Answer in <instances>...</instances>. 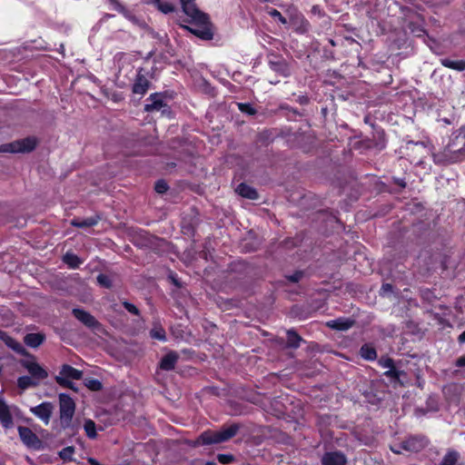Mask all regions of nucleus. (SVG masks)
I'll return each instance as SVG.
<instances>
[{"label":"nucleus","mask_w":465,"mask_h":465,"mask_svg":"<svg viewBox=\"0 0 465 465\" xmlns=\"http://www.w3.org/2000/svg\"><path fill=\"white\" fill-rule=\"evenodd\" d=\"M54 410V405L50 401H44L39 405L30 408L31 413L48 425Z\"/></svg>","instance_id":"f8f14e48"},{"label":"nucleus","mask_w":465,"mask_h":465,"mask_svg":"<svg viewBox=\"0 0 465 465\" xmlns=\"http://www.w3.org/2000/svg\"><path fill=\"white\" fill-rule=\"evenodd\" d=\"M63 262L70 268V269H77L83 263V261L74 253L67 252L63 256Z\"/></svg>","instance_id":"c756f323"},{"label":"nucleus","mask_w":465,"mask_h":465,"mask_svg":"<svg viewBox=\"0 0 465 465\" xmlns=\"http://www.w3.org/2000/svg\"><path fill=\"white\" fill-rule=\"evenodd\" d=\"M181 5L183 12L188 16V19L183 21L193 25L194 27L183 25L180 26L202 40H212L213 30L209 15L197 7L195 0H181Z\"/></svg>","instance_id":"f257e3e1"},{"label":"nucleus","mask_w":465,"mask_h":465,"mask_svg":"<svg viewBox=\"0 0 465 465\" xmlns=\"http://www.w3.org/2000/svg\"><path fill=\"white\" fill-rule=\"evenodd\" d=\"M378 364L382 367V368H385V369H391L393 366H395V362H394V360L391 359V357L389 356H381L379 360H378Z\"/></svg>","instance_id":"37998d69"},{"label":"nucleus","mask_w":465,"mask_h":465,"mask_svg":"<svg viewBox=\"0 0 465 465\" xmlns=\"http://www.w3.org/2000/svg\"><path fill=\"white\" fill-rule=\"evenodd\" d=\"M74 453V447L68 446L59 451V457L64 461H71L73 454Z\"/></svg>","instance_id":"ea45409f"},{"label":"nucleus","mask_w":465,"mask_h":465,"mask_svg":"<svg viewBox=\"0 0 465 465\" xmlns=\"http://www.w3.org/2000/svg\"><path fill=\"white\" fill-rule=\"evenodd\" d=\"M155 68L153 66L150 70L144 67H139L136 70L135 77L132 85V92L134 94L144 95L151 86L149 78L153 77Z\"/></svg>","instance_id":"20e7f679"},{"label":"nucleus","mask_w":465,"mask_h":465,"mask_svg":"<svg viewBox=\"0 0 465 465\" xmlns=\"http://www.w3.org/2000/svg\"><path fill=\"white\" fill-rule=\"evenodd\" d=\"M109 3L113 5L114 9L122 15H125L127 10L118 0H110Z\"/></svg>","instance_id":"09e8293b"},{"label":"nucleus","mask_w":465,"mask_h":465,"mask_svg":"<svg viewBox=\"0 0 465 465\" xmlns=\"http://www.w3.org/2000/svg\"><path fill=\"white\" fill-rule=\"evenodd\" d=\"M445 151L450 153L452 162H459L465 156V133H459L446 145Z\"/></svg>","instance_id":"0eeeda50"},{"label":"nucleus","mask_w":465,"mask_h":465,"mask_svg":"<svg viewBox=\"0 0 465 465\" xmlns=\"http://www.w3.org/2000/svg\"><path fill=\"white\" fill-rule=\"evenodd\" d=\"M360 356L369 361H373L377 359L378 354L375 347L371 343H364L359 351Z\"/></svg>","instance_id":"bb28decb"},{"label":"nucleus","mask_w":465,"mask_h":465,"mask_svg":"<svg viewBox=\"0 0 465 465\" xmlns=\"http://www.w3.org/2000/svg\"><path fill=\"white\" fill-rule=\"evenodd\" d=\"M267 58H268V63L269 62H279L280 60L284 59V57L282 54L275 53L273 51H271L270 53H268Z\"/></svg>","instance_id":"3c124183"},{"label":"nucleus","mask_w":465,"mask_h":465,"mask_svg":"<svg viewBox=\"0 0 465 465\" xmlns=\"http://www.w3.org/2000/svg\"><path fill=\"white\" fill-rule=\"evenodd\" d=\"M393 292V286L391 283H383L381 288V294H387Z\"/></svg>","instance_id":"603ef678"},{"label":"nucleus","mask_w":465,"mask_h":465,"mask_svg":"<svg viewBox=\"0 0 465 465\" xmlns=\"http://www.w3.org/2000/svg\"><path fill=\"white\" fill-rule=\"evenodd\" d=\"M168 189H169V185L163 179L158 180L154 184V190L158 193H164L168 191Z\"/></svg>","instance_id":"a18cd8bd"},{"label":"nucleus","mask_w":465,"mask_h":465,"mask_svg":"<svg viewBox=\"0 0 465 465\" xmlns=\"http://www.w3.org/2000/svg\"><path fill=\"white\" fill-rule=\"evenodd\" d=\"M304 276V272L302 270L295 271L292 274L286 275V279L293 283L299 282Z\"/></svg>","instance_id":"c03bdc74"},{"label":"nucleus","mask_w":465,"mask_h":465,"mask_svg":"<svg viewBox=\"0 0 465 465\" xmlns=\"http://www.w3.org/2000/svg\"><path fill=\"white\" fill-rule=\"evenodd\" d=\"M0 422L5 429H10L14 426L12 413L2 397H0Z\"/></svg>","instance_id":"6ab92c4d"},{"label":"nucleus","mask_w":465,"mask_h":465,"mask_svg":"<svg viewBox=\"0 0 465 465\" xmlns=\"http://www.w3.org/2000/svg\"><path fill=\"white\" fill-rule=\"evenodd\" d=\"M107 1L109 2L110 0H107Z\"/></svg>","instance_id":"338daca9"},{"label":"nucleus","mask_w":465,"mask_h":465,"mask_svg":"<svg viewBox=\"0 0 465 465\" xmlns=\"http://www.w3.org/2000/svg\"><path fill=\"white\" fill-rule=\"evenodd\" d=\"M96 280L98 284L104 288L111 289L113 286V282L111 278L104 273L98 274Z\"/></svg>","instance_id":"4c0bfd02"},{"label":"nucleus","mask_w":465,"mask_h":465,"mask_svg":"<svg viewBox=\"0 0 465 465\" xmlns=\"http://www.w3.org/2000/svg\"><path fill=\"white\" fill-rule=\"evenodd\" d=\"M0 340L12 351L22 356L30 355L26 349L17 340L10 336L6 331L0 330Z\"/></svg>","instance_id":"2eb2a0df"},{"label":"nucleus","mask_w":465,"mask_h":465,"mask_svg":"<svg viewBox=\"0 0 465 465\" xmlns=\"http://www.w3.org/2000/svg\"><path fill=\"white\" fill-rule=\"evenodd\" d=\"M266 13L275 21H278L280 24L285 25L288 24V20L285 16H283L281 12L272 7H266Z\"/></svg>","instance_id":"f704fd0d"},{"label":"nucleus","mask_w":465,"mask_h":465,"mask_svg":"<svg viewBox=\"0 0 465 465\" xmlns=\"http://www.w3.org/2000/svg\"><path fill=\"white\" fill-rule=\"evenodd\" d=\"M118 77L124 76L131 80L129 74H134V65L133 64V58L129 55L123 54L119 59Z\"/></svg>","instance_id":"a211bd4d"},{"label":"nucleus","mask_w":465,"mask_h":465,"mask_svg":"<svg viewBox=\"0 0 465 465\" xmlns=\"http://www.w3.org/2000/svg\"><path fill=\"white\" fill-rule=\"evenodd\" d=\"M268 131H263V133L262 134V135H264L265 134H267Z\"/></svg>","instance_id":"69168bd1"},{"label":"nucleus","mask_w":465,"mask_h":465,"mask_svg":"<svg viewBox=\"0 0 465 465\" xmlns=\"http://www.w3.org/2000/svg\"><path fill=\"white\" fill-rule=\"evenodd\" d=\"M455 365L457 367H465V356H461L457 359Z\"/></svg>","instance_id":"6e6d98bb"},{"label":"nucleus","mask_w":465,"mask_h":465,"mask_svg":"<svg viewBox=\"0 0 465 465\" xmlns=\"http://www.w3.org/2000/svg\"><path fill=\"white\" fill-rule=\"evenodd\" d=\"M287 15L289 18V24L295 33L299 35H304L308 33L311 27V24L296 7L292 6L288 8Z\"/></svg>","instance_id":"423d86ee"},{"label":"nucleus","mask_w":465,"mask_h":465,"mask_svg":"<svg viewBox=\"0 0 465 465\" xmlns=\"http://www.w3.org/2000/svg\"><path fill=\"white\" fill-rule=\"evenodd\" d=\"M322 465H346L347 457L340 450L327 451L321 459Z\"/></svg>","instance_id":"dca6fc26"},{"label":"nucleus","mask_w":465,"mask_h":465,"mask_svg":"<svg viewBox=\"0 0 465 465\" xmlns=\"http://www.w3.org/2000/svg\"><path fill=\"white\" fill-rule=\"evenodd\" d=\"M173 282L176 285V286H180V283L178 282V281L174 278H173Z\"/></svg>","instance_id":"0e129e2a"},{"label":"nucleus","mask_w":465,"mask_h":465,"mask_svg":"<svg viewBox=\"0 0 465 465\" xmlns=\"http://www.w3.org/2000/svg\"><path fill=\"white\" fill-rule=\"evenodd\" d=\"M17 430L20 440L26 447L35 450H39L41 448L42 441L30 428L18 426Z\"/></svg>","instance_id":"9d476101"},{"label":"nucleus","mask_w":465,"mask_h":465,"mask_svg":"<svg viewBox=\"0 0 465 465\" xmlns=\"http://www.w3.org/2000/svg\"><path fill=\"white\" fill-rule=\"evenodd\" d=\"M36 144L37 141L35 137H25L0 145V153H30L35 150Z\"/></svg>","instance_id":"39448f33"},{"label":"nucleus","mask_w":465,"mask_h":465,"mask_svg":"<svg viewBox=\"0 0 465 465\" xmlns=\"http://www.w3.org/2000/svg\"><path fill=\"white\" fill-rule=\"evenodd\" d=\"M235 191L240 196H242L243 198H246L249 200H258L259 199V193H258L257 190L245 183H241L237 186Z\"/></svg>","instance_id":"b1692460"},{"label":"nucleus","mask_w":465,"mask_h":465,"mask_svg":"<svg viewBox=\"0 0 465 465\" xmlns=\"http://www.w3.org/2000/svg\"><path fill=\"white\" fill-rule=\"evenodd\" d=\"M84 429L89 439H95L97 437L95 422L91 419L85 420Z\"/></svg>","instance_id":"473e14b6"},{"label":"nucleus","mask_w":465,"mask_h":465,"mask_svg":"<svg viewBox=\"0 0 465 465\" xmlns=\"http://www.w3.org/2000/svg\"><path fill=\"white\" fill-rule=\"evenodd\" d=\"M408 150L410 151L408 153L410 161L415 165H422L430 152V148L422 142L411 143V146L408 147Z\"/></svg>","instance_id":"6e6552de"},{"label":"nucleus","mask_w":465,"mask_h":465,"mask_svg":"<svg viewBox=\"0 0 465 465\" xmlns=\"http://www.w3.org/2000/svg\"><path fill=\"white\" fill-rule=\"evenodd\" d=\"M237 106L242 113L248 115H254L257 113L256 109L249 103H238Z\"/></svg>","instance_id":"a19ab883"},{"label":"nucleus","mask_w":465,"mask_h":465,"mask_svg":"<svg viewBox=\"0 0 465 465\" xmlns=\"http://www.w3.org/2000/svg\"><path fill=\"white\" fill-rule=\"evenodd\" d=\"M122 305L131 314L136 315V316L140 315V310L134 304H133L127 301H124L122 302Z\"/></svg>","instance_id":"49530a36"},{"label":"nucleus","mask_w":465,"mask_h":465,"mask_svg":"<svg viewBox=\"0 0 465 465\" xmlns=\"http://www.w3.org/2000/svg\"><path fill=\"white\" fill-rule=\"evenodd\" d=\"M286 334L287 341L285 347L287 349H298L301 346V342L303 341V339L301 337V335L293 329L288 330Z\"/></svg>","instance_id":"a878e982"},{"label":"nucleus","mask_w":465,"mask_h":465,"mask_svg":"<svg viewBox=\"0 0 465 465\" xmlns=\"http://www.w3.org/2000/svg\"><path fill=\"white\" fill-rule=\"evenodd\" d=\"M393 183L401 188H405L407 186L405 180L402 178H393Z\"/></svg>","instance_id":"864d4df0"},{"label":"nucleus","mask_w":465,"mask_h":465,"mask_svg":"<svg viewBox=\"0 0 465 465\" xmlns=\"http://www.w3.org/2000/svg\"><path fill=\"white\" fill-rule=\"evenodd\" d=\"M157 7H158V9L162 13H163L165 15L173 13L175 10L174 5L173 4H171V3H168V2H161V1H159L157 3Z\"/></svg>","instance_id":"79ce46f5"},{"label":"nucleus","mask_w":465,"mask_h":465,"mask_svg":"<svg viewBox=\"0 0 465 465\" xmlns=\"http://www.w3.org/2000/svg\"><path fill=\"white\" fill-rule=\"evenodd\" d=\"M38 385V381H35L27 375L21 376L17 379V387L24 391L32 387H37Z\"/></svg>","instance_id":"2f4dec72"},{"label":"nucleus","mask_w":465,"mask_h":465,"mask_svg":"<svg viewBox=\"0 0 465 465\" xmlns=\"http://www.w3.org/2000/svg\"><path fill=\"white\" fill-rule=\"evenodd\" d=\"M311 13L314 15H317L319 18H322L326 15L323 8L319 5H314L311 8Z\"/></svg>","instance_id":"8fccbe9b"},{"label":"nucleus","mask_w":465,"mask_h":465,"mask_svg":"<svg viewBox=\"0 0 465 465\" xmlns=\"http://www.w3.org/2000/svg\"><path fill=\"white\" fill-rule=\"evenodd\" d=\"M147 103L144 105V111L152 113L154 111L163 110V113L166 109H169L168 104L163 101V95L160 93H153L147 98Z\"/></svg>","instance_id":"4468645a"},{"label":"nucleus","mask_w":465,"mask_h":465,"mask_svg":"<svg viewBox=\"0 0 465 465\" xmlns=\"http://www.w3.org/2000/svg\"><path fill=\"white\" fill-rule=\"evenodd\" d=\"M269 67L282 77H288L291 75L290 64L285 58L279 62H269Z\"/></svg>","instance_id":"393cba45"},{"label":"nucleus","mask_w":465,"mask_h":465,"mask_svg":"<svg viewBox=\"0 0 465 465\" xmlns=\"http://www.w3.org/2000/svg\"><path fill=\"white\" fill-rule=\"evenodd\" d=\"M458 341L460 344L465 342V331L459 335Z\"/></svg>","instance_id":"13d9d810"},{"label":"nucleus","mask_w":465,"mask_h":465,"mask_svg":"<svg viewBox=\"0 0 465 465\" xmlns=\"http://www.w3.org/2000/svg\"><path fill=\"white\" fill-rule=\"evenodd\" d=\"M201 465H216V463L213 460H207L204 462H201Z\"/></svg>","instance_id":"052dcab7"},{"label":"nucleus","mask_w":465,"mask_h":465,"mask_svg":"<svg viewBox=\"0 0 465 465\" xmlns=\"http://www.w3.org/2000/svg\"><path fill=\"white\" fill-rule=\"evenodd\" d=\"M280 108L282 109V110H289V111H292L293 113H297L296 110L291 109V107L288 104H281Z\"/></svg>","instance_id":"bf43d9fd"},{"label":"nucleus","mask_w":465,"mask_h":465,"mask_svg":"<svg viewBox=\"0 0 465 465\" xmlns=\"http://www.w3.org/2000/svg\"><path fill=\"white\" fill-rule=\"evenodd\" d=\"M297 102L302 105H306L309 104L310 100L307 95H300L297 99Z\"/></svg>","instance_id":"5fc2aeb1"},{"label":"nucleus","mask_w":465,"mask_h":465,"mask_svg":"<svg viewBox=\"0 0 465 465\" xmlns=\"http://www.w3.org/2000/svg\"><path fill=\"white\" fill-rule=\"evenodd\" d=\"M428 444V440L425 436L421 435H414L410 436L403 441L400 443V448L401 450L411 451V452H419L423 450Z\"/></svg>","instance_id":"9b49d317"},{"label":"nucleus","mask_w":465,"mask_h":465,"mask_svg":"<svg viewBox=\"0 0 465 465\" xmlns=\"http://www.w3.org/2000/svg\"><path fill=\"white\" fill-rule=\"evenodd\" d=\"M460 459V453L455 450H449L443 456L440 465H456Z\"/></svg>","instance_id":"7c9ffc66"},{"label":"nucleus","mask_w":465,"mask_h":465,"mask_svg":"<svg viewBox=\"0 0 465 465\" xmlns=\"http://www.w3.org/2000/svg\"><path fill=\"white\" fill-rule=\"evenodd\" d=\"M383 375L389 378L391 381L403 385V381H401V378L402 376L406 377L407 373L404 371L398 370L396 366H393L391 369H389L386 371H384Z\"/></svg>","instance_id":"c85d7f7f"},{"label":"nucleus","mask_w":465,"mask_h":465,"mask_svg":"<svg viewBox=\"0 0 465 465\" xmlns=\"http://www.w3.org/2000/svg\"><path fill=\"white\" fill-rule=\"evenodd\" d=\"M217 460L222 464H230L234 460V457L232 454L220 453L217 455Z\"/></svg>","instance_id":"de8ad7c7"},{"label":"nucleus","mask_w":465,"mask_h":465,"mask_svg":"<svg viewBox=\"0 0 465 465\" xmlns=\"http://www.w3.org/2000/svg\"><path fill=\"white\" fill-rule=\"evenodd\" d=\"M56 377H64V379L78 381L83 378V371L65 363L62 365L59 375Z\"/></svg>","instance_id":"412c9836"},{"label":"nucleus","mask_w":465,"mask_h":465,"mask_svg":"<svg viewBox=\"0 0 465 465\" xmlns=\"http://www.w3.org/2000/svg\"><path fill=\"white\" fill-rule=\"evenodd\" d=\"M153 51L149 52V53L147 54V55L144 57V60H145V61L149 60V59L153 56Z\"/></svg>","instance_id":"e2e57ef3"},{"label":"nucleus","mask_w":465,"mask_h":465,"mask_svg":"<svg viewBox=\"0 0 465 465\" xmlns=\"http://www.w3.org/2000/svg\"><path fill=\"white\" fill-rule=\"evenodd\" d=\"M59 400V419L60 426L63 430H74L73 418L75 412V402L72 397L66 393H60Z\"/></svg>","instance_id":"7ed1b4c3"},{"label":"nucleus","mask_w":465,"mask_h":465,"mask_svg":"<svg viewBox=\"0 0 465 465\" xmlns=\"http://www.w3.org/2000/svg\"><path fill=\"white\" fill-rule=\"evenodd\" d=\"M440 64L446 68L452 69L458 72L465 70V60L453 61L450 58H442L440 60Z\"/></svg>","instance_id":"cd10ccee"},{"label":"nucleus","mask_w":465,"mask_h":465,"mask_svg":"<svg viewBox=\"0 0 465 465\" xmlns=\"http://www.w3.org/2000/svg\"><path fill=\"white\" fill-rule=\"evenodd\" d=\"M150 336L152 339L158 340L161 341H166V332L162 326H155L150 331Z\"/></svg>","instance_id":"c9c22d12"},{"label":"nucleus","mask_w":465,"mask_h":465,"mask_svg":"<svg viewBox=\"0 0 465 465\" xmlns=\"http://www.w3.org/2000/svg\"><path fill=\"white\" fill-rule=\"evenodd\" d=\"M45 339L44 332H31L25 335L24 342L26 346L35 349L42 345Z\"/></svg>","instance_id":"aec40b11"},{"label":"nucleus","mask_w":465,"mask_h":465,"mask_svg":"<svg viewBox=\"0 0 465 465\" xmlns=\"http://www.w3.org/2000/svg\"><path fill=\"white\" fill-rule=\"evenodd\" d=\"M240 430L238 423L223 426L220 430H207L202 432L194 440L193 446L219 444L233 438Z\"/></svg>","instance_id":"f03ea898"},{"label":"nucleus","mask_w":465,"mask_h":465,"mask_svg":"<svg viewBox=\"0 0 465 465\" xmlns=\"http://www.w3.org/2000/svg\"><path fill=\"white\" fill-rule=\"evenodd\" d=\"M84 384L91 391H100L103 389V383L94 378L84 379Z\"/></svg>","instance_id":"72a5a7b5"},{"label":"nucleus","mask_w":465,"mask_h":465,"mask_svg":"<svg viewBox=\"0 0 465 465\" xmlns=\"http://www.w3.org/2000/svg\"><path fill=\"white\" fill-rule=\"evenodd\" d=\"M391 450L392 452H394L396 454H399V453H401V449L400 447H399V449H395L393 447H391Z\"/></svg>","instance_id":"680f3d73"},{"label":"nucleus","mask_w":465,"mask_h":465,"mask_svg":"<svg viewBox=\"0 0 465 465\" xmlns=\"http://www.w3.org/2000/svg\"><path fill=\"white\" fill-rule=\"evenodd\" d=\"M433 161L436 164H444L449 163H453L450 160V153H447L445 150L440 153H432Z\"/></svg>","instance_id":"e433bc0d"},{"label":"nucleus","mask_w":465,"mask_h":465,"mask_svg":"<svg viewBox=\"0 0 465 465\" xmlns=\"http://www.w3.org/2000/svg\"><path fill=\"white\" fill-rule=\"evenodd\" d=\"M55 382L63 388L70 389L74 391H77V388L71 380L64 379V377H55Z\"/></svg>","instance_id":"58836bf2"},{"label":"nucleus","mask_w":465,"mask_h":465,"mask_svg":"<svg viewBox=\"0 0 465 465\" xmlns=\"http://www.w3.org/2000/svg\"><path fill=\"white\" fill-rule=\"evenodd\" d=\"M72 314L87 328L97 330L101 327V323L95 319V317L84 309L74 308L72 310Z\"/></svg>","instance_id":"ddd939ff"},{"label":"nucleus","mask_w":465,"mask_h":465,"mask_svg":"<svg viewBox=\"0 0 465 465\" xmlns=\"http://www.w3.org/2000/svg\"><path fill=\"white\" fill-rule=\"evenodd\" d=\"M87 461L90 465H103L94 458H88Z\"/></svg>","instance_id":"4d7b16f0"},{"label":"nucleus","mask_w":465,"mask_h":465,"mask_svg":"<svg viewBox=\"0 0 465 465\" xmlns=\"http://www.w3.org/2000/svg\"><path fill=\"white\" fill-rule=\"evenodd\" d=\"M356 321L352 318L339 317L337 319L328 321L326 322V326L331 330L344 331L353 327Z\"/></svg>","instance_id":"f3484780"},{"label":"nucleus","mask_w":465,"mask_h":465,"mask_svg":"<svg viewBox=\"0 0 465 465\" xmlns=\"http://www.w3.org/2000/svg\"><path fill=\"white\" fill-rule=\"evenodd\" d=\"M178 354L175 351L166 353L159 362V368L163 371H173L178 361Z\"/></svg>","instance_id":"4be33fe9"},{"label":"nucleus","mask_w":465,"mask_h":465,"mask_svg":"<svg viewBox=\"0 0 465 465\" xmlns=\"http://www.w3.org/2000/svg\"><path fill=\"white\" fill-rule=\"evenodd\" d=\"M101 220V216L96 214L94 216L87 217L84 219L74 218L70 223L73 227L76 228H90L95 226Z\"/></svg>","instance_id":"5701e85b"},{"label":"nucleus","mask_w":465,"mask_h":465,"mask_svg":"<svg viewBox=\"0 0 465 465\" xmlns=\"http://www.w3.org/2000/svg\"><path fill=\"white\" fill-rule=\"evenodd\" d=\"M32 360H22L20 364L26 369L29 372L30 377L35 381H38V384L48 377L47 371L42 367L35 360L33 355H29Z\"/></svg>","instance_id":"1a4fd4ad"}]
</instances>
